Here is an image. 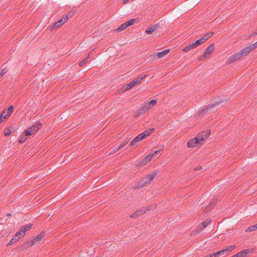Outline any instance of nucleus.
<instances>
[{
	"label": "nucleus",
	"instance_id": "obj_1",
	"mask_svg": "<svg viewBox=\"0 0 257 257\" xmlns=\"http://www.w3.org/2000/svg\"><path fill=\"white\" fill-rule=\"evenodd\" d=\"M214 35V32H209L204 36H203L201 38L197 40L195 42L188 45L183 48V51L184 52H188L190 50L194 49L197 47L200 44L203 43L206 41H207L209 38L212 37Z\"/></svg>",
	"mask_w": 257,
	"mask_h": 257
},
{
	"label": "nucleus",
	"instance_id": "obj_2",
	"mask_svg": "<svg viewBox=\"0 0 257 257\" xmlns=\"http://www.w3.org/2000/svg\"><path fill=\"white\" fill-rule=\"evenodd\" d=\"M204 141L203 134H199L195 138L190 140L187 143L188 148H195L201 144Z\"/></svg>",
	"mask_w": 257,
	"mask_h": 257
},
{
	"label": "nucleus",
	"instance_id": "obj_3",
	"mask_svg": "<svg viewBox=\"0 0 257 257\" xmlns=\"http://www.w3.org/2000/svg\"><path fill=\"white\" fill-rule=\"evenodd\" d=\"M224 102V100L220 99L219 102L216 101L215 102H213L210 105H208L206 107L202 109L200 113L204 115L209 113L215 110V107L216 105L220 103H223Z\"/></svg>",
	"mask_w": 257,
	"mask_h": 257
},
{
	"label": "nucleus",
	"instance_id": "obj_4",
	"mask_svg": "<svg viewBox=\"0 0 257 257\" xmlns=\"http://www.w3.org/2000/svg\"><path fill=\"white\" fill-rule=\"evenodd\" d=\"M153 182V176L148 175L147 176L142 179L139 182L138 186L139 187H143L148 184H150Z\"/></svg>",
	"mask_w": 257,
	"mask_h": 257
},
{
	"label": "nucleus",
	"instance_id": "obj_5",
	"mask_svg": "<svg viewBox=\"0 0 257 257\" xmlns=\"http://www.w3.org/2000/svg\"><path fill=\"white\" fill-rule=\"evenodd\" d=\"M32 226V224L31 223H28V224H26L23 225L19 229V231L15 234V236H21V237H23L24 236V234L25 233V232L29 230L31 228Z\"/></svg>",
	"mask_w": 257,
	"mask_h": 257
},
{
	"label": "nucleus",
	"instance_id": "obj_6",
	"mask_svg": "<svg viewBox=\"0 0 257 257\" xmlns=\"http://www.w3.org/2000/svg\"><path fill=\"white\" fill-rule=\"evenodd\" d=\"M243 56L242 55L241 51H240L234 53L233 55L229 56L227 60L229 63H232L237 60L240 59Z\"/></svg>",
	"mask_w": 257,
	"mask_h": 257
},
{
	"label": "nucleus",
	"instance_id": "obj_7",
	"mask_svg": "<svg viewBox=\"0 0 257 257\" xmlns=\"http://www.w3.org/2000/svg\"><path fill=\"white\" fill-rule=\"evenodd\" d=\"M144 139H145V135L141 134H139L132 141L128 147L135 146L138 142L141 141Z\"/></svg>",
	"mask_w": 257,
	"mask_h": 257
},
{
	"label": "nucleus",
	"instance_id": "obj_8",
	"mask_svg": "<svg viewBox=\"0 0 257 257\" xmlns=\"http://www.w3.org/2000/svg\"><path fill=\"white\" fill-rule=\"evenodd\" d=\"M45 236V232H41L34 238L30 242L31 245H33L40 241Z\"/></svg>",
	"mask_w": 257,
	"mask_h": 257
},
{
	"label": "nucleus",
	"instance_id": "obj_9",
	"mask_svg": "<svg viewBox=\"0 0 257 257\" xmlns=\"http://www.w3.org/2000/svg\"><path fill=\"white\" fill-rule=\"evenodd\" d=\"M160 24L157 23L155 25L150 26L146 30L145 33L147 34H152L159 26Z\"/></svg>",
	"mask_w": 257,
	"mask_h": 257
},
{
	"label": "nucleus",
	"instance_id": "obj_10",
	"mask_svg": "<svg viewBox=\"0 0 257 257\" xmlns=\"http://www.w3.org/2000/svg\"><path fill=\"white\" fill-rule=\"evenodd\" d=\"M14 110V106L13 105H10L7 109L4 110L2 112H5V114L4 115V117L6 118L9 117L12 113H13Z\"/></svg>",
	"mask_w": 257,
	"mask_h": 257
},
{
	"label": "nucleus",
	"instance_id": "obj_11",
	"mask_svg": "<svg viewBox=\"0 0 257 257\" xmlns=\"http://www.w3.org/2000/svg\"><path fill=\"white\" fill-rule=\"evenodd\" d=\"M215 49V46L213 43H212L209 45V46L207 47L206 50L205 51L204 53L203 56L205 57L206 55L210 54L211 53L213 52Z\"/></svg>",
	"mask_w": 257,
	"mask_h": 257
},
{
	"label": "nucleus",
	"instance_id": "obj_12",
	"mask_svg": "<svg viewBox=\"0 0 257 257\" xmlns=\"http://www.w3.org/2000/svg\"><path fill=\"white\" fill-rule=\"evenodd\" d=\"M170 49H165L162 51L156 53L154 55L160 58H163L165 56H166L169 52H170Z\"/></svg>",
	"mask_w": 257,
	"mask_h": 257
},
{
	"label": "nucleus",
	"instance_id": "obj_13",
	"mask_svg": "<svg viewBox=\"0 0 257 257\" xmlns=\"http://www.w3.org/2000/svg\"><path fill=\"white\" fill-rule=\"evenodd\" d=\"M252 51L253 50L251 49L250 45L240 50V51L243 56L247 55Z\"/></svg>",
	"mask_w": 257,
	"mask_h": 257
},
{
	"label": "nucleus",
	"instance_id": "obj_14",
	"mask_svg": "<svg viewBox=\"0 0 257 257\" xmlns=\"http://www.w3.org/2000/svg\"><path fill=\"white\" fill-rule=\"evenodd\" d=\"M154 156V154L150 153L149 155L146 156L144 158H143V159L142 160V161L141 162L142 164L143 165H145V164H147L148 162H149L152 160V158Z\"/></svg>",
	"mask_w": 257,
	"mask_h": 257
},
{
	"label": "nucleus",
	"instance_id": "obj_15",
	"mask_svg": "<svg viewBox=\"0 0 257 257\" xmlns=\"http://www.w3.org/2000/svg\"><path fill=\"white\" fill-rule=\"evenodd\" d=\"M145 212V211L144 209H139V210H137L136 211H135L133 213H132L130 215V216L131 217H132V218H136V217H138L139 215L143 214Z\"/></svg>",
	"mask_w": 257,
	"mask_h": 257
},
{
	"label": "nucleus",
	"instance_id": "obj_16",
	"mask_svg": "<svg viewBox=\"0 0 257 257\" xmlns=\"http://www.w3.org/2000/svg\"><path fill=\"white\" fill-rule=\"evenodd\" d=\"M35 132H36L30 126L27 129L24 131L23 134L29 137L30 136L32 135L33 134H34Z\"/></svg>",
	"mask_w": 257,
	"mask_h": 257
},
{
	"label": "nucleus",
	"instance_id": "obj_17",
	"mask_svg": "<svg viewBox=\"0 0 257 257\" xmlns=\"http://www.w3.org/2000/svg\"><path fill=\"white\" fill-rule=\"evenodd\" d=\"M41 125H42V123L40 121H38L36 122L35 124H33L30 127L33 130H34L35 132H36L37 131H38L39 129V128Z\"/></svg>",
	"mask_w": 257,
	"mask_h": 257
},
{
	"label": "nucleus",
	"instance_id": "obj_18",
	"mask_svg": "<svg viewBox=\"0 0 257 257\" xmlns=\"http://www.w3.org/2000/svg\"><path fill=\"white\" fill-rule=\"evenodd\" d=\"M127 28V26L125 23L122 24L119 27L116 28L115 31L116 32H121Z\"/></svg>",
	"mask_w": 257,
	"mask_h": 257
},
{
	"label": "nucleus",
	"instance_id": "obj_19",
	"mask_svg": "<svg viewBox=\"0 0 257 257\" xmlns=\"http://www.w3.org/2000/svg\"><path fill=\"white\" fill-rule=\"evenodd\" d=\"M21 238V236H19V237H17V236H16L15 235L14 237H13L11 240L10 241H9V242L8 243V245H11V244H13L16 242H17L19 239L20 238Z\"/></svg>",
	"mask_w": 257,
	"mask_h": 257
},
{
	"label": "nucleus",
	"instance_id": "obj_20",
	"mask_svg": "<svg viewBox=\"0 0 257 257\" xmlns=\"http://www.w3.org/2000/svg\"><path fill=\"white\" fill-rule=\"evenodd\" d=\"M68 21V18L67 17H62L60 19H59L58 21H57L59 25L61 26L64 23Z\"/></svg>",
	"mask_w": 257,
	"mask_h": 257
},
{
	"label": "nucleus",
	"instance_id": "obj_21",
	"mask_svg": "<svg viewBox=\"0 0 257 257\" xmlns=\"http://www.w3.org/2000/svg\"><path fill=\"white\" fill-rule=\"evenodd\" d=\"M28 138V137H27V136H25L24 134H23V135L21 136L19 138V142L20 144H22V143H24Z\"/></svg>",
	"mask_w": 257,
	"mask_h": 257
},
{
	"label": "nucleus",
	"instance_id": "obj_22",
	"mask_svg": "<svg viewBox=\"0 0 257 257\" xmlns=\"http://www.w3.org/2000/svg\"><path fill=\"white\" fill-rule=\"evenodd\" d=\"M257 229V223L255 225H252L248 227L246 229V232H250L252 231H254Z\"/></svg>",
	"mask_w": 257,
	"mask_h": 257
},
{
	"label": "nucleus",
	"instance_id": "obj_23",
	"mask_svg": "<svg viewBox=\"0 0 257 257\" xmlns=\"http://www.w3.org/2000/svg\"><path fill=\"white\" fill-rule=\"evenodd\" d=\"M142 110H143L145 112L147 111L151 107L149 106V104L147 102L144 104L141 107Z\"/></svg>",
	"mask_w": 257,
	"mask_h": 257
},
{
	"label": "nucleus",
	"instance_id": "obj_24",
	"mask_svg": "<svg viewBox=\"0 0 257 257\" xmlns=\"http://www.w3.org/2000/svg\"><path fill=\"white\" fill-rule=\"evenodd\" d=\"M217 199L216 198H213L210 202L208 207L210 208H213L214 206L216 204Z\"/></svg>",
	"mask_w": 257,
	"mask_h": 257
},
{
	"label": "nucleus",
	"instance_id": "obj_25",
	"mask_svg": "<svg viewBox=\"0 0 257 257\" xmlns=\"http://www.w3.org/2000/svg\"><path fill=\"white\" fill-rule=\"evenodd\" d=\"M146 76L147 75L146 74L142 75L141 77H138L133 81L136 82L135 84L136 85L137 83L141 82V80H143Z\"/></svg>",
	"mask_w": 257,
	"mask_h": 257
},
{
	"label": "nucleus",
	"instance_id": "obj_26",
	"mask_svg": "<svg viewBox=\"0 0 257 257\" xmlns=\"http://www.w3.org/2000/svg\"><path fill=\"white\" fill-rule=\"evenodd\" d=\"M135 81H132L131 82H130L128 84H127L126 85V88L127 89H131L132 88H133L134 86L136 85Z\"/></svg>",
	"mask_w": 257,
	"mask_h": 257
},
{
	"label": "nucleus",
	"instance_id": "obj_27",
	"mask_svg": "<svg viewBox=\"0 0 257 257\" xmlns=\"http://www.w3.org/2000/svg\"><path fill=\"white\" fill-rule=\"evenodd\" d=\"M214 253L215 254V255L218 257L219 255H223L226 253V250L224 249H223L219 251L215 252Z\"/></svg>",
	"mask_w": 257,
	"mask_h": 257
},
{
	"label": "nucleus",
	"instance_id": "obj_28",
	"mask_svg": "<svg viewBox=\"0 0 257 257\" xmlns=\"http://www.w3.org/2000/svg\"><path fill=\"white\" fill-rule=\"evenodd\" d=\"M136 21V19H132L125 23L126 24V25L128 27L131 25H133Z\"/></svg>",
	"mask_w": 257,
	"mask_h": 257
},
{
	"label": "nucleus",
	"instance_id": "obj_29",
	"mask_svg": "<svg viewBox=\"0 0 257 257\" xmlns=\"http://www.w3.org/2000/svg\"><path fill=\"white\" fill-rule=\"evenodd\" d=\"M157 102V100L156 99H153L150 101H148L147 103L149 104V106L151 107L152 106L155 105Z\"/></svg>",
	"mask_w": 257,
	"mask_h": 257
},
{
	"label": "nucleus",
	"instance_id": "obj_30",
	"mask_svg": "<svg viewBox=\"0 0 257 257\" xmlns=\"http://www.w3.org/2000/svg\"><path fill=\"white\" fill-rule=\"evenodd\" d=\"M88 58H89V55L86 58H85V59H84L83 60L81 61L79 64V66H83L84 65H85L87 63V59H88Z\"/></svg>",
	"mask_w": 257,
	"mask_h": 257
},
{
	"label": "nucleus",
	"instance_id": "obj_31",
	"mask_svg": "<svg viewBox=\"0 0 257 257\" xmlns=\"http://www.w3.org/2000/svg\"><path fill=\"white\" fill-rule=\"evenodd\" d=\"M235 247L236 246L235 245H231L228 246L227 248H225L224 249L226 250V253H227L233 250Z\"/></svg>",
	"mask_w": 257,
	"mask_h": 257
},
{
	"label": "nucleus",
	"instance_id": "obj_32",
	"mask_svg": "<svg viewBox=\"0 0 257 257\" xmlns=\"http://www.w3.org/2000/svg\"><path fill=\"white\" fill-rule=\"evenodd\" d=\"M160 173V171L159 170H155L152 173L149 174L148 175H152L153 176V181L154 180V179L156 176H157L158 174H159Z\"/></svg>",
	"mask_w": 257,
	"mask_h": 257
},
{
	"label": "nucleus",
	"instance_id": "obj_33",
	"mask_svg": "<svg viewBox=\"0 0 257 257\" xmlns=\"http://www.w3.org/2000/svg\"><path fill=\"white\" fill-rule=\"evenodd\" d=\"M123 147V145H119L118 147H116V148L114 149L111 152L109 153V154H113L120 149H121Z\"/></svg>",
	"mask_w": 257,
	"mask_h": 257
},
{
	"label": "nucleus",
	"instance_id": "obj_34",
	"mask_svg": "<svg viewBox=\"0 0 257 257\" xmlns=\"http://www.w3.org/2000/svg\"><path fill=\"white\" fill-rule=\"evenodd\" d=\"M145 113V112L142 110V108H140L139 109H138L137 111H136V114L137 115H141V114H143Z\"/></svg>",
	"mask_w": 257,
	"mask_h": 257
},
{
	"label": "nucleus",
	"instance_id": "obj_35",
	"mask_svg": "<svg viewBox=\"0 0 257 257\" xmlns=\"http://www.w3.org/2000/svg\"><path fill=\"white\" fill-rule=\"evenodd\" d=\"M73 15L74 12L73 11H70L68 13L67 15L64 16V17H67L68 20L70 18H71L73 16Z\"/></svg>",
	"mask_w": 257,
	"mask_h": 257
},
{
	"label": "nucleus",
	"instance_id": "obj_36",
	"mask_svg": "<svg viewBox=\"0 0 257 257\" xmlns=\"http://www.w3.org/2000/svg\"><path fill=\"white\" fill-rule=\"evenodd\" d=\"M210 222H211L210 221H209L208 222H206V221L202 222V225L203 226V229L205 228L208 225V224L210 223Z\"/></svg>",
	"mask_w": 257,
	"mask_h": 257
},
{
	"label": "nucleus",
	"instance_id": "obj_37",
	"mask_svg": "<svg viewBox=\"0 0 257 257\" xmlns=\"http://www.w3.org/2000/svg\"><path fill=\"white\" fill-rule=\"evenodd\" d=\"M60 26L59 25V24H58V23L57 22H56V23H55L52 26V29L53 30H55L56 29H57V28H58L59 27H60Z\"/></svg>",
	"mask_w": 257,
	"mask_h": 257
},
{
	"label": "nucleus",
	"instance_id": "obj_38",
	"mask_svg": "<svg viewBox=\"0 0 257 257\" xmlns=\"http://www.w3.org/2000/svg\"><path fill=\"white\" fill-rule=\"evenodd\" d=\"M141 134L145 135V138L149 136L151 134V132L149 130H146L143 133H141Z\"/></svg>",
	"mask_w": 257,
	"mask_h": 257
},
{
	"label": "nucleus",
	"instance_id": "obj_39",
	"mask_svg": "<svg viewBox=\"0 0 257 257\" xmlns=\"http://www.w3.org/2000/svg\"><path fill=\"white\" fill-rule=\"evenodd\" d=\"M250 47H251V49H252V50L257 48V41L254 43L250 45Z\"/></svg>",
	"mask_w": 257,
	"mask_h": 257
},
{
	"label": "nucleus",
	"instance_id": "obj_40",
	"mask_svg": "<svg viewBox=\"0 0 257 257\" xmlns=\"http://www.w3.org/2000/svg\"><path fill=\"white\" fill-rule=\"evenodd\" d=\"M7 72V69L6 68H3L1 70V72L0 73V76H3L4 74H5Z\"/></svg>",
	"mask_w": 257,
	"mask_h": 257
},
{
	"label": "nucleus",
	"instance_id": "obj_41",
	"mask_svg": "<svg viewBox=\"0 0 257 257\" xmlns=\"http://www.w3.org/2000/svg\"><path fill=\"white\" fill-rule=\"evenodd\" d=\"M165 147V146L164 145H161L159 146H158L156 148L160 150V151L163 150Z\"/></svg>",
	"mask_w": 257,
	"mask_h": 257
},
{
	"label": "nucleus",
	"instance_id": "obj_42",
	"mask_svg": "<svg viewBox=\"0 0 257 257\" xmlns=\"http://www.w3.org/2000/svg\"><path fill=\"white\" fill-rule=\"evenodd\" d=\"M11 133V130L10 129H8L6 131V132L5 133V135L6 136H10Z\"/></svg>",
	"mask_w": 257,
	"mask_h": 257
},
{
	"label": "nucleus",
	"instance_id": "obj_43",
	"mask_svg": "<svg viewBox=\"0 0 257 257\" xmlns=\"http://www.w3.org/2000/svg\"><path fill=\"white\" fill-rule=\"evenodd\" d=\"M5 114V112H2L0 114V123L3 121V118L4 117V115Z\"/></svg>",
	"mask_w": 257,
	"mask_h": 257
},
{
	"label": "nucleus",
	"instance_id": "obj_44",
	"mask_svg": "<svg viewBox=\"0 0 257 257\" xmlns=\"http://www.w3.org/2000/svg\"><path fill=\"white\" fill-rule=\"evenodd\" d=\"M202 134H203L204 140H205L206 139H207L210 134L209 133H206L205 134H204V133H202Z\"/></svg>",
	"mask_w": 257,
	"mask_h": 257
},
{
	"label": "nucleus",
	"instance_id": "obj_45",
	"mask_svg": "<svg viewBox=\"0 0 257 257\" xmlns=\"http://www.w3.org/2000/svg\"><path fill=\"white\" fill-rule=\"evenodd\" d=\"M160 152V150L157 149V150H155L153 154H154V155H155L157 154L158 153H159Z\"/></svg>",
	"mask_w": 257,
	"mask_h": 257
},
{
	"label": "nucleus",
	"instance_id": "obj_46",
	"mask_svg": "<svg viewBox=\"0 0 257 257\" xmlns=\"http://www.w3.org/2000/svg\"><path fill=\"white\" fill-rule=\"evenodd\" d=\"M202 169V167L201 166L197 167L195 168V170L199 171Z\"/></svg>",
	"mask_w": 257,
	"mask_h": 257
},
{
	"label": "nucleus",
	"instance_id": "obj_47",
	"mask_svg": "<svg viewBox=\"0 0 257 257\" xmlns=\"http://www.w3.org/2000/svg\"><path fill=\"white\" fill-rule=\"evenodd\" d=\"M127 141H125V142H123L120 145H123V147L125 146L127 143Z\"/></svg>",
	"mask_w": 257,
	"mask_h": 257
},
{
	"label": "nucleus",
	"instance_id": "obj_48",
	"mask_svg": "<svg viewBox=\"0 0 257 257\" xmlns=\"http://www.w3.org/2000/svg\"><path fill=\"white\" fill-rule=\"evenodd\" d=\"M154 130H155L154 128H151L149 131H150V132H151V134L152 133H153L154 131Z\"/></svg>",
	"mask_w": 257,
	"mask_h": 257
},
{
	"label": "nucleus",
	"instance_id": "obj_49",
	"mask_svg": "<svg viewBox=\"0 0 257 257\" xmlns=\"http://www.w3.org/2000/svg\"><path fill=\"white\" fill-rule=\"evenodd\" d=\"M210 257H217L216 255H215V253L214 252L213 254H211Z\"/></svg>",
	"mask_w": 257,
	"mask_h": 257
},
{
	"label": "nucleus",
	"instance_id": "obj_50",
	"mask_svg": "<svg viewBox=\"0 0 257 257\" xmlns=\"http://www.w3.org/2000/svg\"><path fill=\"white\" fill-rule=\"evenodd\" d=\"M150 209H150V207H147V209H146L147 210H149H149H150Z\"/></svg>",
	"mask_w": 257,
	"mask_h": 257
},
{
	"label": "nucleus",
	"instance_id": "obj_51",
	"mask_svg": "<svg viewBox=\"0 0 257 257\" xmlns=\"http://www.w3.org/2000/svg\"><path fill=\"white\" fill-rule=\"evenodd\" d=\"M7 216H12V214H11V213H8V214H7Z\"/></svg>",
	"mask_w": 257,
	"mask_h": 257
}]
</instances>
